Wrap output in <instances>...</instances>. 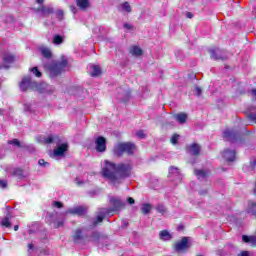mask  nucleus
<instances>
[{
  "instance_id": "f8f14e48",
  "label": "nucleus",
  "mask_w": 256,
  "mask_h": 256,
  "mask_svg": "<svg viewBox=\"0 0 256 256\" xmlns=\"http://www.w3.org/2000/svg\"><path fill=\"white\" fill-rule=\"evenodd\" d=\"M186 249H189V240H187V237H184L180 242H177L175 244V251H177L178 253H181Z\"/></svg>"
},
{
  "instance_id": "f3484780",
  "label": "nucleus",
  "mask_w": 256,
  "mask_h": 256,
  "mask_svg": "<svg viewBox=\"0 0 256 256\" xmlns=\"http://www.w3.org/2000/svg\"><path fill=\"white\" fill-rule=\"evenodd\" d=\"M210 57L211 59H214L215 61L221 59H227V57H225L223 55V51H221L220 49H215V50H210Z\"/></svg>"
},
{
  "instance_id": "a18cd8bd",
  "label": "nucleus",
  "mask_w": 256,
  "mask_h": 256,
  "mask_svg": "<svg viewBox=\"0 0 256 256\" xmlns=\"http://www.w3.org/2000/svg\"><path fill=\"white\" fill-rule=\"evenodd\" d=\"M248 118L250 121H253L254 123H256V114L250 113L248 115Z\"/></svg>"
},
{
  "instance_id": "6ab92c4d",
  "label": "nucleus",
  "mask_w": 256,
  "mask_h": 256,
  "mask_svg": "<svg viewBox=\"0 0 256 256\" xmlns=\"http://www.w3.org/2000/svg\"><path fill=\"white\" fill-rule=\"evenodd\" d=\"M187 151L188 153H190V155H199V153H201V146H199V144H191L190 146L187 147Z\"/></svg>"
},
{
  "instance_id": "6e6d98bb",
  "label": "nucleus",
  "mask_w": 256,
  "mask_h": 256,
  "mask_svg": "<svg viewBox=\"0 0 256 256\" xmlns=\"http://www.w3.org/2000/svg\"><path fill=\"white\" fill-rule=\"evenodd\" d=\"M251 93H252V96L254 97V99L256 100V89H253V90L251 91Z\"/></svg>"
},
{
  "instance_id": "4be33fe9",
  "label": "nucleus",
  "mask_w": 256,
  "mask_h": 256,
  "mask_svg": "<svg viewBox=\"0 0 256 256\" xmlns=\"http://www.w3.org/2000/svg\"><path fill=\"white\" fill-rule=\"evenodd\" d=\"M159 237L161 241H171L172 239L171 233H169V231L167 230L160 231Z\"/></svg>"
},
{
  "instance_id": "e433bc0d",
  "label": "nucleus",
  "mask_w": 256,
  "mask_h": 256,
  "mask_svg": "<svg viewBox=\"0 0 256 256\" xmlns=\"http://www.w3.org/2000/svg\"><path fill=\"white\" fill-rule=\"evenodd\" d=\"M64 223H65L64 220H56V221H54V227L56 229H59V227H63Z\"/></svg>"
},
{
  "instance_id": "09e8293b",
  "label": "nucleus",
  "mask_w": 256,
  "mask_h": 256,
  "mask_svg": "<svg viewBox=\"0 0 256 256\" xmlns=\"http://www.w3.org/2000/svg\"><path fill=\"white\" fill-rule=\"evenodd\" d=\"M201 89L199 88V87H196L195 88V93H196V95L198 96V97H200V95H201Z\"/></svg>"
},
{
  "instance_id": "ea45409f",
  "label": "nucleus",
  "mask_w": 256,
  "mask_h": 256,
  "mask_svg": "<svg viewBox=\"0 0 256 256\" xmlns=\"http://www.w3.org/2000/svg\"><path fill=\"white\" fill-rule=\"evenodd\" d=\"M63 15H65V13L63 12V10H58V11H56V17H57V19H59L60 21L63 19Z\"/></svg>"
},
{
  "instance_id": "20e7f679",
  "label": "nucleus",
  "mask_w": 256,
  "mask_h": 256,
  "mask_svg": "<svg viewBox=\"0 0 256 256\" xmlns=\"http://www.w3.org/2000/svg\"><path fill=\"white\" fill-rule=\"evenodd\" d=\"M133 170V164L131 162L120 163L116 165V171L118 175V183H120L121 179H125L131 175V171Z\"/></svg>"
},
{
  "instance_id": "4d7b16f0",
  "label": "nucleus",
  "mask_w": 256,
  "mask_h": 256,
  "mask_svg": "<svg viewBox=\"0 0 256 256\" xmlns=\"http://www.w3.org/2000/svg\"><path fill=\"white\" fill-rule=\"evenodd\" d=\"M70 9H71V12H72V13H75V11H77V9L75 8V6H71Z\"/></svg>"
},
{
  "instance_id": "5701e85b",
  "label": "nucleus",
  "mask_w": 256,
  "mask_h": 256,
  "mask_svg": "<svg viewBox=\"0 0 256 256\" xmlns=\"http://www.w3.org/2000/svg\"><path fill=\"white\" fill-rule=\"evenodd\" d=\"M76 5L82 11H85L89 7V0H76Z\"/></svg>"
},
{
  "instance_id": "37998d69",
  "label": "nucleus",
  "mask_w": 256,
  "mask_h": 256,
  "mask_svg": "<svg viewBox=\"0 0 256 256\" xmlns=\"http://www.w3.org/2000/svg\"><path fill=\"white\" fill-rule=\"evenodd\" d=\"M0 189H7V181L0 180Z\"/></svg>"
},
{
  "instance_id": "39448f33",
  "label": "nucleus",
  "mask_w": 256,
  "mask_h": 256,
  "mask_svg": "<svg viewBox=\"0 0 256 256\" xmlns=\"http://www.w3.org/2000/svg\"><path fill=\"white\" fill-rule=\"evenodd\" d=\"M66 67H67L66 58H63L60 62H52L48 66L50 77H57V75H60L61 71L65 70Z\"/></svg>"
},
{
  "instance_id": "4468645a",
  "label": "nucleus",
  "mask_w": 256,
  "mask_h": 256,
  "mask_svg": "<svg viewBox=\"0 0 256 256\" xmlns=\"http://www.w3.org/2000/svg\"><path fill=\"white\" fill-rule=\"evenodd\" d=\"M222 157L228 163L235 161V150H230V149L224 150L222 152Z\"/></svg>"
},
{
  "instance_id": "bb28decb",
  "label": "nucleus",
  "mask_w": 256,
  "mask_h": 256,
  "mask_svg": "<svg viewBox=\"0 0 256 256\" xmlns=\"http://www.w3.org/2000/svg\"><path fill=\"white\" fill-rule=\"evenodd\" d=\"M242 240L244 243H251L252 245H256V236L243 235Z\"/></svg>"
},
{
  "instance_id": "72a5a7b5",
  "label": "nucleus",
  "mask_w": 256,
  "mask_h": 256,
  "mask_svg": "<svg viewBox=\"0 0 256 256\" xmlns=\"http://www.w3.org/2000/svg\"><path fill=\"white\" fill-rule=\"evenodd\" d=\"M156 211L161 215H165L167 213V208L163 204H158L156 207Z\"/></svg>"
},
{
  "instance_id": "0eeeda50",
  "label": "nucleus",
  "mask_w": 256,
  "mask_h": 256,
  "mask_svg": "<svg viewBox=\"0 0 256 256\" xmlns=\"http://www.w3.org/2000/svg\"><path fill=\"white\" fill-rule=\"evenodd\" d=\"M7 173L12 175V177H16V179H25L29 176V172L19 167L8 168Z\"/></svg>"
},
{
  "instance_id": "bf43d9fd",
  "label": "nucleus",
  "mask_w": 256,
  "mask_h": 256,
  "mask_svg": "<svg viewBox=\"0 0 256 256\" xmlns=\"http://www.w3.org/2000/svg\"><path fill=\"white\" fill-rule=\"evenodd\" d=\"M251 167H256V159L253 162H251Z\"/></svg>"
},
{
  "instance_id": "aec40b11",
  "label": "nucleus",
  "mask_w": 256,
  "mask_h": 256,
  "mask_svg": "<svg viewBox=\"0 0 256 256\" xmlns=\"http://www.w3.org/2000/svg\"><path fill=\"white\" fill-rule=\"evenodd\" d=\"M43 141L48 145L51 143H56L57 145H59V143H61V138H59V136L50 135L47 138H44Z\"/></svg>"
},
{
  "instance_id": "a211bd4d",
  "label": "nucleus",
  "mask_w": 256,
  "mask_h": 256,
  "mask_svg": "<svg viewBox=\"0 0 256 256\" xmlns=\"http://www.w3.org/2000/svg\"><path fill=\"white\" fill-rule=\"evenodd\" d=\"M3 67L4 69H9V66L13 64V61H15V56L12 54H5L3 57Z\"/></svg>"
},
{
  "instance_id": "680f3d73",
  "label": "nucleus",
  "mask_w": 256,
  "mask_h": 256,
  "mask_svg": "<svg viewBox=\"0 0 256 256\" xmlns=\"http://www.w3.org/2000/svg\"><path fill=\"white\" fill-rule=\"evenodd\" d=\"M14 231H19V225L14 226Z\"/></svg>"
},
{
  "instance_id": "5fc2aeb1",
  "label": "nucleus",
  "mask_w": 256,
  "mask_h": 256,
  "mask_svg": "<svg viewBox=\"0 0 256 256\" xmlns=\"http://www.w3.org/2000/svg\"><path fill=\"white\" fill-rule=\"evenodd\" d=\"M36 3H38L39 5H43V3H45V0H36Z\"/></svg>"
},
{
  "instance_id": "7ed1b4c3",
  "label": "nucleus",
  "mask_w": 256,
  "mask_h": 256,
  "mask_svg": "<svg viewBox=\"0 0 256 256\" xmlns=\"http://www.w3.org/2000/svg\"><path fill=\"white\" fill-rule=\"evenodd\" d=\"M135 144L131 142H119L114 145L113 155L115 157H122L124 153L127 155H133L135 153Z\"/></svg>"
},
{
  "instance_id": "a19ab883",
  "label": "nucleus",
  "mask_w": 256,
  "mask_h": 256,
  "mask_svg": "<svg viewBox=\"0 0 256 256\" xmlns=\"http://www.w3.org/2000/svg\"><path fill=\"white\" fill-rule=\"evenodd\" d=\"M53 207H56L57 209H61V207H63V203L59 202V201H54L52 203Z\"/></svg>"
},
{
  "instance_id": "603ef678",
  "label": "nucleus",
  "mask_w": 256,
  "mask_h": 256,
  "mask_svg": "<svg viewBox=\"0 0 256 256\" xmlns=\"http://www.w3.org/2000/svg\"><path fill=\"white\" fill-rule=\"evenodd\" d=\"M238 256H249V252L248 251H243Z\"/></svg>"
},
{
  "instance_id": "69168bd1",
  "label": "nucleus",
  "mask_w": 256,
  "mask_h": 256,
  "mask_svg": "<svg viewBox=\"0 0 256 256\" xmlns=\"http://www.w3.org/2000/svg\"><path fill=\"white\" fill-rule=\"evenodd\" d=\"M0 113H1V110H0Z\"/></svg>"
},
{
  "instance_id": "a878e982",
  "label": "nucleus",
  "mask_w": 256,
  "mask_h": 256,
  "mask_svg": "<svg viewBox=\"0 0 256 256\" xmlns=\"http://www.w3.org/2000/svg\"><path fill=\"white\" fill-rule=\"evenodd\" d=\"M101 73V67L97 65H92L91 66V72L90 75L91 77H99V74Z\"/></svg>"
},
{
  "instance_id": "f257e3e1",
  "label": "nucleus",
  "mask_w": 256,
  "mask_h": 256,
  "mask_svg": "<svg viewBox=\"0 0 256 256\" xmlns=\"http://www.w3.org/2000/svg\"><path fill=\"white\" fill-rule=\"evenodd\" d=\"M21 91H36L37 93H53L54 88L45 82L37 83L31 79V76H25L19 84Z\"/></svg>"
},
{
  "instance_id": "de8ad7c7",
  "label": "nucleus",
  "mask_w": 256,
  "mask_h": 256,
  "mask_svg": "<svg viewBox=\"0 0 256 256\" xmlns=\"http://www.w3.org/2000/svg\"><path fill=\"white\" fill-rule=\"evenodd\" d=\"M124 29H128V31H129V30L133 29V26L131 24L125 23Z\"/></svg>"
},
{
  "instance_id": "c03bdc74",
  "label": "nucleus",
  "mask_w": 256,
  "mask_h": 256,
  "mask_svg": "<svg viewBox=\"0 0 256 256\" xmlns=\"http://www.w3.org/2000/svg\"><path fill=\"white\" fill-rule=\"evenodd\" d=\"M38 163H39V165H40L41 167H47V166L49 165V163H48V162H45V160H43V159H40V160L38 161Z\"/></svg>"
},
{
  "instance_id": "2eb2a0df",
  "label": "nucleus",
  "mask_w": 256,
  "mask_h": 256,
  "mask_svg": "<svg viewBox=\"0 0 256 256\" xmlns=\"http://www.w3.org/2000/svg\"><path fill=\"white\" fill-rule=\"evenodd\" d=\"M87 212V210L85 209V207L83 206H77V207H74V208H70L66 211V214L67 213H70L71 215H85V213Z\"/></svg>"
},
{
  "instance_id": "052dcab7",
  "label": "nucleus",
  "mask_w": 256,
  "mask_h": 256,
  "mask_svg": "<svg viewBox=\"0 0 256 256\" xmlns=\"http://www.w3.org/2000/svg\"><path fill=\"white\" fill-rule=\"evenodd\" d=\"M206 193H207V190L199 191V194H200V195H205Z\"/></svg>"
},
{
  "instance_id": "864d4df0",
  "label": "nucleus",
  "mask_w": 256,
  "mask_h": 256,
  "mask_svg": "<svg viewBox=\"0 0 256 256\" xmlns=\"http://www.w3.org/2000/svg\"><path fill=\"white\" fill-rule=\"evenodd\" d=\"M186 17H187L188 19H193V13L188 12V13L186 14Z\"/></svg>"
},
{
  "instance_id": "13d9d810",
  "label": "nucleus",
  "mask_w": 256,
  "mask_h": 256,
  "mask_svg": "<svg viewBox=\"0 0 256 256\" xmlns=\"http://www.w3.org/2000/svg\"><path fill=\"white\" fill-rule=\"evenodd\" d=\"M29 251H33V244H28Z\"/></svg>"
},
{
  "instance_id": "423d86ee",
  "label": "nucleus",
  "mask_w": 256,
  "mask_h": 256,
  "mask_svg": "<svg viewBox=\"0 0 256 256\" xmlns=\"http://www.w3.org/2000/svg\"><path fill=\"white\" fill-rule=\"evenodd\" d=\"M69 149V144L67 143H62L58 145L52 153H50V157L52 159H57V157H64L65 153H67Z\"/></svg>"
},
{
  "instance_id": "412c9836",
  "label": "nucleus",
  "mask_w": 256,
  "mask_h": 256,
  "mask_svg": "<svg viewBox=\"0 0 256 256\" xmlns=\"http://www.w3.org/2000/svg\"><path fill=\"white\" fill-rule=\"evenodd\" d=\"M129 51L133 57H141L143 55V49L139 46H132Z\"/></svg>"
},
{
  "instance_id": "c85d7f7f",
  "label": "nucleus",
  "mask_w": 256,
  "mask_h": 256,
  "mask_svg": "<svg viewBox=\"0 0 256 256\" xmlns=\"http://www.w3.org/2000/svg\"><path fill=\"white\" fill-rule=\"evenodd\" d=\"M40 52L42 53L43 57H46L47 59L51 57V49L45 46L40 47Z\"/></svg>"
},
{
  "instance_id": "3c124183",
  "label": "nucleus",
  "mask_w": 256,
  "mask_h": 256,
  "mask_svg": "<svg viewBox=\"0 0 256 256\" xmlns=\"http://www.w3.org/2000/svg\"><path fill=\"white\" fill-rule=\"evenodd\" d=\"M75 183H76V185H83L84 182L80 181L79 178H76Z\"/></svg>"
},
{
  "instance_id": "8fccbe9b",
  "label": "nucleus",
  "mask_w": 256,
  "mask_h": 256,
  "mask_svg": "<svg viewBox=\"0 0 256 256\" xmlns=\"http://www.w3.org/2000/svg\"><path fill=\"white\" fill-rule=\"evenodd\" d=\"M24 110L25 111H31V106L29 104L24 105Z\"/></svg>"
},
{
  "instance_id": "b1692460",
  "label": "nucleus",
  "mask_w": 256,
  "mask_h": 256,
  "mask_svg": "<svg viewBox=\"0 0 256 256\" xmlns=\"http://www.w3.org/2000/svg\"><path fill=\"white\" fill-rule=\"evenodd\" d=\"M174 119H176V121L178 123H180L181 125H183V123H186L187 121V114L185 113H178L174 116Z\"/></svg>"
},
{
  "instance_id": "6e6552de",
  "label": "nucleus",
  "mask_w": 256,
  "mask_h": 256,
  "mask_svg": "<svg viewBox=\"0 0 256 256\" xmlns=\"http://www.w3.org/2000/svg\"><path fill=\"white\" fill-rule=\"evenodd\" d=\"M168 177L171 181H175L176 183H180L181 179H183V176L181 175V171H179V168L175 166H171L169 168Z\"/></svg>"
},
{
  "instance_id": "49530a36",
  "label": "nucleus",
  "mask_w": 256,
  "mask_h": 256,
  "mask_svg": "<svg viewBox=\"0 0 256 256\" xmlns=\"http://www.w3.org/2000/svg\"><path fill=\"white\" fill-rule=\"evenodd\" d=\"M127 203H129V205H133V204H135V199H133L132 197H128Z\"/></svg>"
},
{
  "instance_id": "9d476101",
  "label": "nucleus",
  "mask_w": 256,
  "mask_h": 256,
  "mask_svg": "<svg viewBox=\"0 0 256 256\" xmlns=\"http://www.w3.org/2000/svg\"><path fill=\"white\" fill-rule=\"evenodd\" d=\"M35 13H40L41 17L45 19V17H49V15H53L55 13V9H53V6H40L35 10Z\"/></svg>"
},
{
  "instance_id": "0e129e2a",
  "label": "nucleus",
  "mask_w": 256,
  "mask_h": 256,
  "mask_svg": "<svg viewBox=\"0 0 256 256\" xmlns=\"http://www.w3.org/2000/svg\"><path fill=\"white\" fill-rule=\"evenodd\" d=\"M29 233L31 234V233H33V231H32V230H29Z\"/></svg>"
},
{
  "instance_id": "c9c22d12",
  "label": "nucleus",
  "mask_w": 256,
  "mask_h": 256,
  "mask_svg": "<svg viewBox=\"0 0 256 256\" xmlns=\"http://www.w3.org/2000/svg\"><path fill=\"white\" fill-rule=\"evenodd\" d=\"M34 75L35 77H41V71H39V68L37 67H33L31 70H30Z\"/></svg>"
},
{
  "instance_id": "4c0bfd02",
  "label": "nucleus",
  "mask_w": 256,
  "mask_h": 256,
  "mask_svg": "<svg viewBox=\"0 0 256 256\" xmlns=\"http://www.w3.org/2000/svg\"><path fill=\"white\" fill-rule=\"evenodd\" d=\"M9 145H14L15 147H21V143L17 139L10 140L8 142Z\"/></svg>"
},
{
  "instance_id": "7c9ffc66",
  "label": "nucleus",
  "mask_w": 256,
  "mask_h": 256,
  "mask_svg": "<svg viewBox=\"0 0 256 256\" xmlns=\"http://www.w3.org/2000/svg\"><path fill=\"white\" fill-rule=\"evenodd\" d=\"M64 41V38L63 36L57 34V35H54L53 39H52V43L54 45H61Z\"/></svg>"
},
{
  "instance_id": "9b49d317",
  "label": "nucleus",
  "mask_w": 256,
  "mask_h": 256,
  "mask_svg": "<svg viewBox=\"0 0 256 256\" xmlns=\"http://www.w3.org/2000/svg\"><path fill=\"white\" fill-rule=\"evenodd\" d=\"M111 213V210L109 208H101L98 211V214L96 216V220L93 222L94 227L97 226L98 223H103V219L107 217Z\"/></svg>"
},
{
  "instance_id": "f704fd0d",
  "label": "nucleus",
  "mask_w": 256,
  "mask_h": 256,
  "mask_svg": "<svg viewBox=\"0 0 256 256\" xmlns=\"http://www.w3.org/2000/svg\"><path fill=\"white\" fill-rule=\"evenodd\" d=\"M123 11H126V13H131V5L128 4V2H125L122 4Z\"/></svg>"
},
{
  "instance_id": "c756f323",
  "label": "nucleus",
  "mask_w": 256,
  "mask_h": 256,
  "mask_svg": "<svg viewBox=\"0 0 256 256\" xmlns=\"http://www.w3.org/2000/svg\"><path fill=\"white\" fill-rule=\"evenodd\" d=\"M2 227H6L7 229L11 228V217L6 216L1 220Z\"/></svg>"
},
{
  "instance_id": "58836bf2",
  "label": "nucleus",
  "mask_w": 256,
  "mask_h": 256,
  "mask_svg": "<svg viewBox=\"0 0 256 256\" xmlns=\"http://www.w3.org/2000/svg\"><path fill=\"white\" fill-rule=\"evenodd\" d=\"M179 141V135L178 134H174L171 138V143L172 145H177V142Z\"/></svg>"
},
{
  "instance_id": "e2e57ef3",
  "label": "nucleus",
  "mask_w": 256,
  "mask_h": 256,
  "mask_svg": "<svg viewBox=\"0 0 256 256\" xmlns=\"http://www.w3.org/2000/svg\"><path fill=\"white\" fill-rule=\"evenodd\" d=\"M52 217H53V215H48L47 218H46L47 221L49 222V220L52 219Z\"/></svg>"
},
{
  "instance_id": "dca6fc26",
  "label": "nucleus",
  "mask_w": 256,
  "mask_h": 256,
  "mask_svg": "<svg viewBox=\"0 0 256 256\" xmlns=\"http://www.w3.org/2000/svg\"><path fill=\"white\" fill-rule=\"evenodd\" d=\"M110 203H112L114 211L125 209V202L121 201L119 198H111Z\"/></svg>"
},
{
  "instance_id": "ddd939ff",
  "label": "nucleus",
  "mask_w": 256,
  "mask_h": 256,
  "mask_svg": "<svg viewBox=\"0 0 256 256\" xmlns=\"http://www.w3.org/2000/svg\"><path fill=\"white\" fill-rule=\"evenodd\" d=\"M224 139H227V141H235L239 137V133L233 129H226L223 132Z\"/></svg>"
},
{
  "instance_id": "1a4fd4ad",
  "label": "nucleus",
  "mask_w": 256,
  "mask_h": 256,
  "mask_svg": "<svg viewBox=\"0 0 256 256\" xmlns=\"http://www.w3.org/2000/svg\"><path fill=\"white\" fill-rule=\"evenodd\" d=\"M96 151L98 153H105L107 151V140L103 136H99L95 140Z\"/></svg>"
},
{
  "instance_id": "2f4dec72",
  "label": "nucleus",
  "mask_w": 256,
  "mask_h": 256,
  "mask_svg": "<svg viewBox=\"0 0 256 256\" xmlns=\"http://www.w3.org/2000/svg\"><path fill=\"white\" fill-rule=\"evenodd\" d=\"M152 206L151 204H143L141 207V211L144 215H149V213L151 212Z\"/></svg>"
},
{
  "instance_id": "393cba45",
  "label": "nucleus",
  "mask_w": 256,
  "mask_h": 256,
  "mask_svg": "<svg viewBox=\"0 0 256 256\" xmlns=\"http://www.w3.org/2000/svg\"><path fill=\"white\" fill-rule=\"evenodd\" d=\"M247 213H250L251 215H255L256 217V202H253V201L248 202Z\"/></svg>"
},
{
  "instance_id": "f03ea898",
  "label": "nucleus",
  "mask_w": 256,
  "mask_h": 256,
  "mask_svg": "<svg viewBox=\"0 0 256 256\" xmlns=\"http://www.w3.org/2000/svg\"><path fill=\"white\" fill-rule=\"evenodd\" d=\"M104 179H107L112 185L119 184V175L117 174V165L109 160H105L101 170Z\"/></svg>"
},
{
  "instance_id": "cd10ccee",
  "label": "nucleus",
  "mask_w": 256,
  "mask_h": 256,
  "mask_svg": "<svg viewBox=\"0 0 256 256\" xmlns=\"http://www.w3.org/2000/svg\"><path fill=\"white\" fill-rule=\"evenodd\" d=\"M73 239H74L75 243H79V241H81V239H83V232L81 231V229L75 230Z\"/></svg>"
},
{
  "instance_id": "79ce46f5",
  "label": "nucleus",
  "mask_w": 256,
  "mask_h": 256,
  "mask_svg": "<svg viewBox=\"0 0 256 256\" xmlns=\"http://www.w3.org/2000/svg\"><path fill=\"white\" fill-rule=\"evenodd\" d=\"M136 135L140 138V139H145V132L143 130H139Z\"/></svg>"
},
{
  "instance_id": "473e14b6",
  "label": "nucleus",
  "mask_w": 256,
  "mask_h": 256,
  "mask_svg": "<svg viewBox=\"0 0 256 256\" xmlns=\"http://www.w3.org/2000/svg\"><path fill=\"white\" fill-rule=\"evenodd\" d=\"M196 177H198V179H205V177H207V172L204 170H195L194 171Z\"/></svg>"
}]
</instances>
